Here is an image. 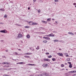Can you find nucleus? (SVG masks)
<instances>
[{"mask_svg": "<svg viewBox=\"0 0 76 76\" xmlns=\"http://www.w3.org/2000/svg\"><path fill=\"white\" fill-rule=\"evenodd\" d=\"M45 36H47V37L48 36L49 37H54V35L53 33H51L49 34L46 35Z\"/></svg>", "mask_w": 76, "mask_h": 76, "instance_id": "nucleus-1", "label": "nucleus"}, {"mask_svg": "<svg viewBox=\"0 0 76 76\" xmlns=\"http://www.w3.org/2000/svg\"><path fill=\"white\" fill-rule=\"evenodd\" d=\"M57 54L58 55V56H61V57H63V53H57Z\"/></svg>", "mask_w": 76, "mask_h": 76, "instance_id": "nucleus-2", "label": "nucleus"}, {"mask_svg": "<svg viewBox=\"0 0 76 76\" xmlns=\"http://www.w3.org/2000/svg\"><path fill=\"white\" fill-rule=\"evenodd\" d=\"M0 32H2V33H6L7 32V31H6L5 30H1L0 31Z\"/></svg>", "mask_w": 76, "mask_h": 76, "instance_id": "nucleus-3", "label": "nucleus"}, {"mask_svg": "<svg viewBox=\"0 0 76 76\" xmlns=\"http://www.w3.org/2000/svg\"><path fill=\"white\" fill-rule=\"evenodd\" d=\"M19 64H26V63L25 62H19V63H18Z\"/></svg>", "mask_w": 76, "mask_h": 76, "instance_id": "nucleus-4", "label": "nucleus"}, {"mask_svg": "<svg viewBox=\"0 0 76 76\" xmlns=\"http://www.w3.org/2000/svg\"><path fill=\"white\" fill-rule=\"evenodd\" d=\"M44 61H50V59H48L44 58Z\"/></svg>", "mask_w": 76, "mask_h": 76, "instance_id": "nucleus-5", "label": "nucleus"}, {"mask_svg": "<svg viewBox=\"0 0 76 76\" xmlns=\"http://www.w3.org/2000/svg\"><path fill=\"white\" fill-rule=\"evenodd\" d=\"M42 66L43 67H47L48 66V64H43V65H42Z\"/></svg>", "mask_w": 76, "mask_h": 76, "instance_id": "nucleus-6", "label": "nucleus"}, {"mask_svg": "<svg viewBox=\"0 0 76 76\" xmlns=\"http://www.w3.org/2000/svg\"><path fill=\"white\" fill-rule=\"evenodd\" d=\"M18 37L19 38H21L22 37V35L20 34H19L18 35Z\"/></svg>", "mask_w": 76, "mask_h": 76, "instance_id": "nucleus-7", "label": "nucleus"}, {"mask_svg": "<svg viewBox=\"0 0 76 76\" xmlns=\"http://www.w3.org/2000/svg\"><path fill=\"white\" fill-rule=\"evenodd\" d=\"M29 23L30 25H33V23L32 21L29 22Z\"/></svg>", "mask_w": 76, "mask_h": 76, "instance_id": "nucleus-8", "label": "nucleus"}, {"mask_svg": "<svg viewBox=\"0 0 76 76\" xmlns=\"http://www.w3.org/2000/svg\"><path fill=\"white\" fill-rule=\"evenodd\" d=\"M44 75L46 76H49V74H47L46 73H44Z\"/></svg>", "mask_w": 76, "mask_h": 76, "instance_id": "nucleus-9", "label": "nucleus"}, {"mask_svg": "<svg viewBox=\"0 0 76 76\" xmlns=\"http://www.w3.org/2000/svg\"><path fill=\"white\" fill-rule=\"evenodd\" d=\"M28 65H29V66H36V65L34 64H28Z\"/></svg>", "mask_w": 76, "mask_h": 76, "instance_id": "nucleus-10", "label": "nucleus"}, {"mask_svg": "<svg viewBox=\"0 0 76 76\" xmlns=\"http://www.w3.org/2000/svg\"><path fill=\"white\" fill-rule=\"evenodd\" d=\"M24 57H25L26 58H31L29 56H24Z\"/></svg>", "mask_w": 76, "mask_h": 76, "instance_id": "nucleus-11", "label": "nucleus"}, {"mask_svg": "<svg viewBox=\"0 0 76 76\" xmlns=\"http://www.w3.org/2000/svg\"><path fill=\"white\" fill-rule=\"evenodd\" d=\"M51 18H48L47 20V21H48V22H50L51 21Z\"/></svg>", "mask_w": 76, "mask_h": 76, "instance_id": "nucleus-12", "label": "nucleus"}, {"mask_svg": "<svg viewBox=\"0 0 76 76\" xmlns=\"http://www.w3.org/2000/svg\"><path fill=\"white\" fill-rule=\"evenodd\" d=\"M38 23H33V25H38Z\"/></svg>", "mask_w": 76, "mask_h": 76, "instance_id": "nucleus-13", "label": "nucleus"}, {"mask_svg": "<svg viewBox=\"0 0 76 76\" xmlns=\"http://www.w3.org/2000/svg\"><path fill=\"white\" fill-rule=\"evenodd\" d=\"M69 68H72V64H71V65H69Z\"/></svg>", "mask_w": 76, "mask_h": 76, "instance_id": "nucleus-14", "label": "nucleus"}, {"mask_svg": "<svg viewBox=\"0 0 76 76\" xmlns=\"http://www.w3.org/2000/svg\"><path fill=\"white\" fill-rule=\"evenodd\" d=\"M26 37L28 38H30V35H29V34L27 35Z\"/></svg>", "mask_w": 76, "mask_h": 76, "instance_id": "nucleus-15", "label": "nucleus"}, {"mask_svg": "<svg viewBox=\"0 0 76 76\" xmlns=\"http://www.w3.org/2000/svg\"><path fill=\"white\" fill-rule=\"evenodd\" d=\"M68 34H71V35H74V34L73 33H72V32H68Z\"/></svg>", "mask_w": 76, "mask_h": 76, "instance_id": "nucleus-16", "label": "nucleus"}, {"mask_svg": "<svg viewBox=\"0 0 76 76\" xmlns=\"http://www.w3.org/2000/svg\"><path fill=\"white\" fill-rule=\"evenodd\" d=\"M68 73H73V71L69 72Z\"/></svg>", "mask_w": 76, "mask_h": 76, "instance_id": "nucleus-17", "label": "nucleus"}, {"mask_svg": "<svg viewBox=\"0 0 76 76\" xmlns=\"http://www.w3.org/2000/svg\"><path fill=\"white\" fill-rule=\"evenodd\" d=\"M3 64H9V63L7 62H4L3 63Z\"/></svg>", "mask_w": 76, "mask_h": 76, "instance_id": "nucleus-18", "label": "nucleus"}, {"mask_svg": "<svg viewBox=\"0 0 76 76\" xmlns=\"http://www.w3.org/2000/svg\"><path fill=\"white\" fill-rule=\"evenodd\" d=\"M61 66L62 67H64V65L63 64H61Z\"/></svg>", "mask_w": 76, "mask_h": 76, "instance_id": "nucleus-19", "label": "nucleus"}, {"mask_svg": "<svg viewBox=\"0 0 76 76\" xmlns=\"http://www.w3.org/2000/svg\"><path fill=\"white\" fill-rule=\"evenodd\" d=\"M15 55L16 56H18V55H19V54L17 52H15Z\"/></svg>", "mask_w": 76, "mask_h": 76, "instance_id": "nucleus-20", "label": "nucleus"}, {"mask_svg": "<svg viewBox=\"0 0 76 76\" xmlns=\"http://www.w3.org/2000/svg\"><path fill=\"white\" fill-rule=\"evenodd\" d=\"M46 39L47 40L48 39L49 40H50V38L49 37H47Z\"/></svg>", "mask_w": 76, "mask_h": 76, "instance_id": "nucleus-21", "label": "nucleus"}, {"mask_svg": "<svg viewBox=\"0 0 76 76\" xmlns=\"http://www.w3.org/2000/svg\"><path fill=\"white\" fill-rule=\"evenodd\" d=\"M43 42L44 43H47V40H44V41H43Z\"/></svg>", "mask_w": 76, "mask_h": 76, "instance_id": "nucleus-22", "label": "nucleus"}, {"mask_svg": "<svg viewBox=\"0 0 76 76\" xmlns=\"http://www.w3.org/2000/svg\"><path fill=\"white\" fill-rule=\"evenodd\" d=\"M52 57V56H51V55H50L48 56V58H51Z\"/></svg>", "mask_w": 76, "mask_h": 76, "instance_id": "nucleus-23", "label": "nucleus"}, {"mask_svg": "<svg viewBox=\"0 0 76 76\" xmlns=\"http://www.w3.org/2000/svg\"><path fill=\"white\" fill-rule=\"evenodd\" d=\"M58 40L57 39H56L54 40V42H58Z\"/></svg>", "mask_w": 76, "mask_h": 76, "instance_id": "nucleus-24", "label": "nucleus"}, {"mask_svg": "<svg viewBox=\"0 0 76 76\" xmlns=\"http://www.w3.org/2000/svg\"><path fill=\"white\" fill-rule=\"evenodd\" d=\"M52 60L53 61H56V59L55 58H53L52 59Z\"/></svg>", "mask_w": 76, "mask_h": 76, "instance_id": "nucleus-25", "label": "nucleus"}, {"mask_svg": "<svg viewBox=\"0 0 76 76\" xmlns=\"http://www.w3.org/2000/svg\"><path fill=\"white\" fill-rule=\"evenodd\" d=\"M42 22L43 23H47V21H42Z\"/></svg>", "mask_w": 76, "mask_h": 76, "instance_id": "nucleus-26", "label": "nucleus"}, {"mask_svg": "<svg viewBox=\"0 0 76 76\" xmlns=\"http://www.w3.org/2000/svg\"><path fill=\"white\" fill-rule=\"evenodd\" d=\"M0 10H1V11H3L4 12V9H0Z\"/></svg>", "mask_w": 76, "mask_h": 76, "instance_id": "nucleus-27", "label": "nucleus"}, {"mask_svg": "<svg viewBox=\"0 0 76 76\" xmlns=\"http://www.w3.org/2000/svg\"><path fill=\"white\" fill-rule=\"evenodd\" d=\"M66 60L67 61H70V58H68Z\"/></svg>", "mask_w": 76, "mask_h": 76, "instance_id": "nucleus-28", "label": "nucleus"}, {"mask_svg": "<svg viewBox=\"0 0 76 76\" xmlns=\"http://www.w3.org/2000/svg\"><path fill=\"white\" fill-rule=\"evenodd\" d=\"M7 15H5L4 16V18H7Z\"/></svg>", "mask_w": 76, "mask_h": 76, "instance_id": "nucleus-29", "label": "nucleus"}, {"mask_svg": "<svg viewBox=\"0 0 76 76\" xmlns=\"http://www.w3.org/2000/svg\"><path fill=\"white\" fill-rule=\"evenodd\" d=\"M36 49L37 50H39V47L37 46V47L36 48Z\"/></svg>", "mask_w": 76, "mask_h": 76, "instance_id": "nucleus-30", "label": "nucleus"}, {"mask_svg": "<svg viewBox=\"0 0 76 76\" xmlns=\"http://www.w3.org/2000/svg\"><path fill=\"white\" fill-rule=\"evenodd\" d=\"M43 75H44L43 74H40L38 76H43Z\"/></svg>", "mask_w": 76, "mask_h": 76, "instance_id": "nucleus-31", "label": "nucleus"}, {"mask_svg": "<svg viewBox=\"0 0 76 76\" xmlns=\"http://www.w3.org/2000/svg\"><path fill=\"white\" fill-rule=\"evenodd\" d=\"M25 28H29V27L27 26H26V27H25Z\"/></svg>", "mask_w": 76, "mask_h": 76, "instance_id": "nucleus-32", "label": "nucleus"}, {"mask_svg": "<svg viewBox=\"0 0 76 76\" xmlns=\"http://www.w3.org/2000/svg\"><path fill=\"white\" fill-rule=\"evenodd\" d=\"M45 54L46 55H48V54H49V53H45Z\"/></svg>", "mask_w": 76, "mask_h": 76, "instance_id": "nucleus-33", "label": "nucleus"}, {"mask_svg": "<svg viewBox=\"0 0 76 76\" xmlns=\"http://www.w3.org/2000/svg\"><path fill=\"white\" fill-rule=\"evenodd\" d=\"M68 64H69L70 65L72 64L71 62H68Z\"/></svg>", "mask_w": 76, "mask_h": 76, "instance_id": "nucleus-34", "label": "nucleus"}, {"mask_svg": "<svg viewBox=\"0 0 76 76\" xmlns=\"http://www.w3.org/2000/svg\"><path fill=\"white\" fill-rule=\"evenodd\" d=\"M39 10L38 12V13H39L41 12V10Z\"/></svg>", "mask_w": 76, "mask_h": 76, "instance_id": "nucleus-35", "label": "nucleus"}, {"mask_svg": "<svg viewBox=\"0 0 76 76\" xmlns=\"http://www.w3.org/2000/svg\"><path fill=\"white\" fill-rule=\"evenodd\" d=\"M73 5H74V6H75V5H76V3H73Z\"/></svg>", "mask_w": 76, "mask_h": 76, "instance_id": "nucleus-36", "label": "nucleus"}, {"mask_svg": "<svg viewBox=\"0 0 76 76\" xmlns=\"http://www.w3.org/2000/svg\"><path fill=\"white\" fill-rule=\"evenodd\" d=\"M3 76H9L8 75H4Z\"/></svg>", "mask_w": 76, "mask_h": 76, "instance_id": "nucleus-37", "label": "nucleus"}, {"mask_svg": "<svg viewBox=\"0 0 76 76\" xmlns=\"http://www.w3.org/2000/svg\"><path fill=\"white\" fill-rule=\"evenodd\" d=\"M30 54H31V53H27L28 55H30Z\"/></svg>", "mask_w": 76, "mask_h": 76, "instance_id": "nucleus-38", "label": "nucleus"}, {"mask_svg": "<svg viewBox=\"0 0 76 76\" xmlns=\"http://www.w3.org/2000/svg\"><path fill=\"white\" fill-rule=\"evenodd\" d=\"M43 38H45V39H47V37H43Z\"/></svg>", "mask_w": 76, "mask_h": 76, "instance_id": "nucleus-39", "label": "nucleus"}, {"mask_svg": "<svg viewBox=\"0 0 76 76\" xmlns=\"http://www.w3.org/2000/svg\"><path fill=\"white\" fill-rule=\"evenodd\" d=\"M73 73H76V71H73Z\"/></svg>", "mask_w": 76, "mask_h": 76, "instance_id": "nucleus-40", "label": "nucleus"}, {"mask_svg": "<svg viewBox=\"0 0 76 76\" xmlns=\"http://www.w3.org/2000/svg\"><path fill=\"white\" fill-rule=\"evenodd\" d=\"M55 2H58V0H55Z\"/></svg>", "mask_w": 76, "mask_h": 76, "instance_id": "nucleus-41", "label": "nucleus"}, {"mask_svg": "<svg viewBox=\"0 0 76 76\" xmlns=\"http://www.w3.org/2000/svg\"><path fill=\"white\" fill-rule=\"evenodd\" d=\"M66 57H69V56L68 55H66Z\"/></svg>", "mask_w": 76, "mask_h": 76, "instance_id": "nucleus-42", "label": "nucleus"}, {"mask_svg": "<svg viewBox=\"0 0 76 76\" xmlns=\"http://www.w3.org/2000/svg\"><path fill=\"white\" fill-rule=\"evenodd\" d=\"M65 76H68V75H67V74H65Z\"/></svg>", "mask_w": 76, "mask_h": 76, "instance_id": "nucleus-43", "label": "nucleus"}, {"mask_svg": "<svg viewBox=\"0 0 76 76\" xmlns=\"http://www.w3.org/2000/svg\"><path fill=\"white\" fill-rule=\"evenodd\" d=\"M52 20H55V19H54V18H53V19H52Z\"/></svg>", "mask_w": 76, "mask_h": 76, "instance_id": "nucleus-44", "label": "nucleus"}, {"mask_svg": "<svg viewBox=\"0 0 76 76\" xmlns=\"http://www.w3.org/2000/svg\"><path fill=\"white\" fill-rule=\"evenodd\" d=\"M33 1H34V2H35V1H36V0H33Z\"/></svg>", "mask_w": 76, "mask_h": 76, "instance_id": "nucleus-45", "label": "nucleus"}, {"mask_svg": "<svg viewBox=\"0 0 76 76\" xmlns=\"http://www.w3.org/2000/svg\"><path fill=\"white\" fill-rule=\"evenodd\" d=\"M28 10H30V8L28 7Z\"/></svg>", "mask_w": 76, "mask_h": 76, "instance_id": "nucleus-46", "label": "nucleus"}, {"mask_svg": "<svg viewBox=\"0 0 76 76\" xmlns=\"http://www.w3.org/2000/svg\"><path fill=\"white\" fill-rule=\"evenodd\" d=\"M74 76H76V74H74Z\"/></svg>", "mask_w": 76, "mask_h": 76, "instance_id": "nucleus-47", "label": "nucleus"}, {"mask_svg": "<svg viewBox=\"0 0 76 76\" xmlns=\"http://www.w3.org/2000/svg\"><path fill=\"white\" fill-rule=\"evenodd\" d=\"M26 55H28V53H26L25 54Z\"/></svg>", "mask_w": 76, "mask_h": 76, "instance_id": "nucleus-48", "label": "nucleus"}, {"mask_svg": "<svg viewBox=\"0 0 76 76\" xmlns=\"http://www.w3.org/2000/svg\"><path fill=\"white\" fill-rule=\"evenodd\" d=\"M65 64V65H67V63H65L64 64Z\"/></svg>", "mask_w": 76, "mask_h": 76, "instance_id": "nucleus-49", "label": "nucleus"}, {"mask_svg": "<svg viewBox=\"0 0 76 76\" xmlns=\"http://www.w3.org/2000/svg\"><path fill=\"white\" fill-rule=\"evenodd\" d=\"M59 50H61V48H59Z\"/></svg>", "mask_w": 76, "mask_h": 76, "instance_id": "nucleus-50", "label": "nucleus"}, {"mask_svg": "<svg viewBox=\"0 0 76 76\" xmlns=\"http://www.w3.org/2000/svg\"><path fill=\"white\" fill-rule=\"evenodd\" d=\"M18 50H19V51H21V49H18Z\"/></svg>", "mask_w": 76, "mask_h": 76, "instance_id": "nucleus-51", "label": "nucleus"}, {"mask_svg": "<svg viewBox=\"0 0 76 76\" xmlns=\"http://www.w3.org/2000/svg\"><path fill=\"white\" fill-rule=\"evenodd\" d=\"M6 52H7V51H8V50H6Z\"/></svg>", "mask_w": 76, "mask_h": 76, "instance_id": "nucleus-52", "label": "nucleus"}, {"mask_svg": "<svg viewBox=\"0 0 76 76\" xmlns=\"http://www.w3.org/2000/svg\"><path fill=\"white\" fill-rule=\"evenodd\" d=\"M55 22H56V23H57V21H55Z\"/></svg>", "mask_w": 76, "mask_h": 76, "instance_id": "nucleus-53", "label": "nucleus"}, {"mask_svg": "<svg viewBox=\"0 0 76 76\" xmlns=\"http://www.w3.org/2000/svg\"><path fill=\"white\" fill-rule=\"evenodd\" d=\"M18 63H17V64H18Z\"/></svg>", "mask_w": 76, "mask_h": 76, "instance_id": "nucleus-54", "label": "nucleus"}, {"mask_svg": "<svg viewBox=\"0 0 76 76\" xmlns=\"http://www.w3.org/2000/svg\"><path fill=\"white\" fill-rule=\"evenodd\" d=\"M75 7H76V5L75 6Z\"/></svg>", "mask_w": 76, "mask_h": 76, "instance_id": "nucleus-55", "label": "nucleus"}, {"mask_svg": "<svg viewBox=\"0 0 76 76\" xmlns=\"http://www.w3.org/2000/svg\"><path fill=\"white\" fill-rule=\"evenodd\" d=\"M18 26H20V25H19Z\"/></svg>", "mask_w": 76, "mask_h": 76, "instance_id": "nucleus-56", "label": "nucleus"}, {"mask_svg": "<svg viewBox=\"0 0 76 76\" xmlns=\"http://www.w3.org/2000/svg\"><path fill=\"white\" fill-rule=\"evenodd\" d=\"M40 28H42V27H40Z\"/></svg>", "mask_w": 76, "mask_h": 76, "instance_id": "nucleus-57", "label": "nucleus"}, {"mask_svg": "<svg viewBox=\"0 0 76 76\" xmlns=\"http://www.w3.org/2000/svg\"><path fill=\"white\" fill-rule=\"evenodd\" d=\"M41 34H42V33H41Z\"/></svg>", "mask_w": 76, "mask_h": 76, "instance_id": "nucleus-58", "label": "nucleus"}]
</instances>
